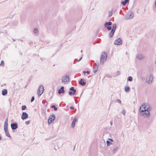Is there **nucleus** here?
I'll list each match as a JSON object with an SVG mask.
<instances>
[{"label":"nucleus","mask_w":156,"mask_h":156,"mask_svg":"<svg viewBox=\"0 0 156 156\" xmlns=\"http://www.w3.org/2000/svg\"><path fill=\"white\" fill-rule=\"evenodd\" d=\"M86 73V71H83V73L85 75V73Z\"/></svg>","instance_id":"obj_47"},{"label":"nucleus","mask_w":156,"mask_h":156,"mask_svg":"<svg viewBox=\"0 0 156 156\" xmlns=\"http://www.w3.org/2000/svg\"><path fill=\"white\" fill-rule=\"evenodd\" d=\"M105 133H108V131H107V129L106 128V129H105Z\"/></svg>","instance_id":"obj_40"},{"label":"nucleus","mask_w":156,"mask_h":156,"mask_svg":"<svg viewBox=\"0 0 156 156\" xmlns=\"http://www.w3.org/2000/svg\"><path fill=\"white\" fill-rule=\"evenodd\" d=\"M82 57L81 56L80 57V59H79V60H78V62H79L80 61L81 59H82Z\"/></svg>","instance_id":"obj_44"},{"label":"nucleus","mask_w":156,"mask_h":156,"mask_svg":"<svg viewBox=\"0 0 156 156\" xmlns=\"http://www.w3.org/2000/svg\"><path fill=\"white\" fill-rule=\"evenodd\" d=\"M155 7L156 8V1H155Z\"/></svg>","instance_id":"obj_51"},{"label":"nucleus","mask_w":156,"mask_h":156,"mask_svg":"<svg viewBox=\"0 0 156 156\" xmlns=\"http://www.w3.org/2000/svg\"><path fill=\"white\" fill-rule=\"evenodd\" d=\"M62 45V44H61L60 47H61Z\"/></svg>","instance_id":"obj_55"},{"label":"nucleus","mask_w":156,"mask_h":156,"mask_svg":"<svg viewBox=\"0 0 156 156\" xmlns=\"http://www.w3.org/2000/svg\"><path fill=\"white\" fill-rule=\"evenodd\" d=\"M111 30V31L109 32V37H113L115 31L112 30Z\"/></svg>","instance_id":"obj_20"},{"label":"nucleus","mask_w":156,"mask_h":156,"mask_svg":"<svg viewBox=\"0 0 156 156\" xmlns=\"http://www.w3.org/2000/svg\"><path fill=\"white\" fill-rule=\"evenodd\" d=\"M30 59L29 58H28V59H27V63H28L30 61Z\"/></svg>","instance_id":"obj_41"},{"label":"nucleus","mask_w":156,"mask_h":156,"mask_svg":"<svg viewBox=\"0 0 156 156\" xmlns=\"http://www.w3.org/2000/svg\"><path fill=\"white\" fill-rule=\"evenodd\" d=\"M77 59L76 58L75 59V60L74 61L73 64H75L76 63V60H77Z\"/></svg>","instance_id":"obj_46"},{"label":"nucleus","mask_w":156,"mask_h":156,"mask_svg":"<svg viewBox=\"0 0 156 156\" xmlns=\"http://www.w3.org/2000/svg\"><path fill=\"white\" fill-rule=\"evenodd\" d=\"M114 102V101H113V100H112V102Z\"/></svg>","instance_id":"obj_56"},{"label":"nucleus","mask_w":156,"mask_h":156,"mask_svg":"<svg viewBox=\"0 0 156 156\" xmlns=\"http://www.w3.org/2000/svg\"><path fill=\"white\" fill-rule=\"evenodd\" d=\"M55 118V116L54 114H52L50 115L48 119V125L51 124L52 123Z\"/></svg>","instance_id":"obj_7"},{"label":"nucleus","mask_w":156,"mask_h":156,"mask_svg":"<svg viewBox=\"0 0 156 156\" xmlns=\"http://www.w3.org/2000/svg\"><path fill=\"white\" fill-rule=\"evenodd\" d=\"M64 87L62 86L61 87L60 89L58 90V93L59 94H64L65 93Z\"/></svg>","instance_id":"obj_12"},{"label":"nucleus","mask_w":156,"mask_h":156,"mask_svg":"<svg viewBox=\"0 0 156 156\" xmlns=\"http://www.w3.org/2000/svg\"><path fill=\"white\" fill-rule=\"evenodd\" d=\"M2 138L1 136H0V141L2 140Z\"/></svg>","instance_id":"obj_52"},{"label":"nucleus","mask_w":156,"mask_h":156,"mask_svg":"<svg viewBox=\"0 0 156 156\" xmlns=\"http://www.w3.org/2000/svg\"><path fill=\"white\" fill-rule=\"evenodd\" d=\"M34 100V96H32L31 98V102H33Z\"/></svg>","instance_id":"obj_33"},{"label":"nucleus","mask_w":156,"mask_h":156,"mask_svg":"<svg viewBox=\"0 0 156 156\" xmlns=\"http://www.w3.org/2000/svg\"><path fill=\"white\" fill-rule=\"evenodd\" d=\"M127 81L131 82L133 81V79L132 77L131 76H129L128 77L127 79Z\"/></svg>","instance_id":"obj_28"},{"label":"nucleus","mask_w":156,"mask_h":156,"mask_svg":"<svg viewBox=\"0 0 156 156\" xmlns=\"http://www.w3.org/2000/svg\"><path fill=\"white\" fill-rule=\"evenodd\" d=\"M4 62L2 60L1 61V63L0 64V66H2L3 67L4 66Z\"/></svg>","instance_id":"obj_32"},{"label":"nucleus","mask_w":156,"mask_h":156,"mask_svg":"<svg viewBox=\"0 0 156 156\" xmlns=\"http://www.w3.org/2000/svg\"><path fill=\"white\" fill-rule=\"evenodd\" d=\"M116 101L118 103H119L120 104H121V101L119 99H118L117 100H116Z\"/></svg>","instance_id":"obj_36"},{"label":"nucleus","mask_w":156,"mask_h":156,"mask_svg":"<svg viewBox=\"0 0 156 156\" xmlns=\"http://www.w3.org/2000/svg\"><path fill=\"white\" fill-rule=\"evenodd\" d=\"M116 27V24L115 23H114L112 25V28L111 30L115 31Z\"/></svg>","instance_id":"obj_24"},{"label":"nucleus","mask_w":156,"mask_h":156,"mask_svg":"<svg viewBox=\"0 0 156 156\" xmlns=\"http://www.w3.org/2000/svg\"><path fill=\"white\" fill-rule=\"evenodd\" d=\"M54 149H55V150L56 151L57 150L56 149V148H55V147L54 148Z\"/></svg>","instance_id":"obj_57"},{"label":"nucleus","mask_w":156,"mask_h":156,"mask_svg":"<svg viewBox=\"0 0 156 156\" xmlns=\"http://www.w3.org/2000/svg\"><path fill=\"white\" fill-rule=\"evenodd\" d=\"M40 59H41V60L42 61H43V58H40ZM44 59H45L44 58H43Z\"/></svg>","instance_id":"obj_49"},{"label":"nucleus","mask_w":156,"mask_h":156,"mask_svg":"<svg viewBox=\"0 0 156 156\" xmlns=\"http://www.w3.org/2000/svg\"><path fill=\"white\" fill-rule=\"evenodd\" d=\"M44 91V88L43 86L42 85H40L37 90V94L38 96H40L42 95Z\"/></svg>","instance_id":"obj_6"},{"label":"nucleus","mask_w":156,"mask_h":156,"mask_svg":"<svg viewBox=\"0 0 156 156\" xmlns=\"http://www.w3.org/2000/svg\"><path fill=\"white\" fill-rule=\"evenodd\" d=\"M125 90L126 92H129L130 90V87L129 86H126L125 87Z\"/></svg>","instance_id":"obj_23"},{"label":"nucleus","mask_w":156,"mask_h":156,"mask_svg":"<svg viewBox=\"0 0 156 156\" xmlns=\"http://www.w3.org/2000/svg\"><path fill=\"white\" fill-rule=\"evenodd\" d=\"M21 118L23 120L26 119L28 118V114L26 112H23Z\"/></svg>","instance_id":"obj_11"},{"label":"nucleus","mask_w":156,"mask_h":156,"mask_svg":"<svg viewBox=\"0 0 156 156\" xmlns=\"http://www.w3.org/2000/svg\"><path fill=\"white\" fill-rule=\"evenodd\" d=\"M122 113L124 115H125L126 114V112L125 110H123L122 111Z\"/></svg>","instance_id":"obj_34"},{"label":"nucleus","mask_w":156,"mask_h":156,"mask_svg":"<svg viewBox=\"0 0 156 156\" xmlns=\"http://www.w3.org/2000/svg\"><path fill=\"white\" fill-rule=\"evenodd\" d=\"M75 146H76V144L75 145V146H74V150H75Z\"/></svg>","instance_id":"obj_54"},{"label":"nucleus","mask_w":156,"mask_h":156,"mask_svg":"<svg viewBox=\"0 0 156 156\" xmlns=\"http://www.w3.org/2000/svg\"><path fill=\"white\" fill-rule=\"evenodd\" d=\"M86 73L88 74H89L90 73V71L87 70L86 71Z\"/></svg>","instance_id":"obj_43"},{"label":"nucleus","mask_w":156,"mask_h":156,"mask_svg":"<svg viewBox=\"0 0 156 156\" xmlns=\"http://www.w3.org/2000/svg\"><path fill=\"white\" fill-rule=\"evenodd\" d=\"M31 80V77H30V79L28 80L27 81V83L26 85L24 87L25 88H26L27 87V86L29 84V83L30 81Z\"/></svg>","instance_id":"obj_25"},{"label":"nucleus","mask_w":156,"mask_h":156,"mask_svg":"<svg viewBox=\"0 0 156 156\" xmlns=\"http://www.w3.org/2000/svg\"><path fill=\"white\" fill-rule=\"evenodd\" d=\"M19 54L20 55H22V53L20 51H19Z\"/></svg>","instance_id":"obj_45"},{"label":"nucleus","mask_w":156,"mask_h":156,"mask_svg":"<svg viewBox=\"0 0 156 156\" xmlns=\"http://www.w3.org/2000/svg\"><path fill=\"white\" fill-rule=\"evenodd\" d=\"M79 83L82 86H84L86 84V82L84 81V80L83 79H81L79 81Z\"/></svg>","instance_id":"obj_15"},{"label":"nucleus","mask_w":156,"mask_h":156,"mask_svg":"<svg viewBox=\"0 0 156 156\" xmlns=\"http://www.w3.org/2000/svg\"><path fill=\"white\" fill-rule=\"evenodd\" d=\"M110 124L111 125H112V121H111L110 122Z\"/></svg>","instance_id":"obj_50"},{"label":"nucleus","mask_w":156,"mask_h":156,"mask_svg":"<svg viewBox=\"0 0 156 156\" xmlns=\"http://www.w3.org/2000/svg\"><path fill=\"white\" fill-rule=\"evenodd\" d=\"M151 106L148 104L143 103L139 108L140 115L145 118H148L150 115Z\"/></svg>","instance_id":"obj_1"},{"label":"nucleus","mask_w":156,"mask_h":156,"mask_svg":"<svg viewBox=\"0 0 156 156\" xmlns=\"http://www.w3.org/2000/svg\"><path fill=\"white\" fill-rule=\"evenodd\" d=\"M109 77H111V76H109Z\"/></svg>","instance_id":"obj_59"},{"label":"nucleus","mask_w":156,"mask_h":156,"mask_svg":"<svg viewBox=\"0 0 156 156\" xmlns=\"http://www.w3.org/2000/svg\"><path fill=\"white\" fill-rule=\"evenodd\" d=\"M108 140H109L111 142H113V139L111 138H108Z\"/></svg>","instance_id":"obj_39"},{"label":"nucleus","mask_w":156,"mask_h":156,"mask_svg":"<svg viewBox=\"0 0 156 156\" xmlns=\"http://www.w3.org/2000/svg\"><path fill=\"white\" fill-rule=\"evenodd\" d=\"M98 65H97L96 63L94 64L93 66V72L94 73H96L98 70Z\"/></svg>","instance_id":"obj_14"},{"label":"nucleus","mask_w":156,"mask_h":156,"mask_svg":"<svg viewBox=\"0 0 156 156\" xmlns=\"http://www.w3.org/2000/svg\"><path fill=\"white\" fill-rule=\"evenodd\" d=\"M61 80L62 83L65 82V83H66L65 82H69V77L67 75H66L62 77Z\"/></svg>","instance_id":"obj_10"},{"label":"nucleus","mask_w":156,"mask_h":156,"mask_svg":"<svg viewBox=\"0 0 156 156\" xmlns=\"http://www.w3.org/2000/svg\"><path fill=\"white\" fill-rule=\"evenodd\" d=\"M2 95L5 96L7 94V90L6 89H5L2 90Z\"/></svg>","instance_id":"obj_19"},{"label":"nucleus","mask_w":156,"mask_h":156,"mask_svg":"<svg viewBox=\"0 0 156 156\" xmlns=\"http://www.w3.org/2000/svg\"><path fill=\"white\" fill-rule=\"evenodd\" d=\"M51 108H54V110L55 111H57L58 110L57 108L54 105H53L51 106Z\"/></svg>","instance_id":"obj_27"},{"label":"nucleus","mask_w":156,"mask_h":156,"mask_svg":"<svg viewBox=\"0 0 156 156\" xmlns=\"http://www.w3.org/2000/svg\"><path fill=\"white\" fill-rule=\"evenodd\" d=\"M129 0H124L121 2V4L123 6L126 5V4L129 2Z\"/></svg>","instance_id":"obj_18"},{"label":"nucleus","mask_w":156,"mask_h":156,"mask_svg":"<svg viewBox=\"0 0 156 156\" xmlns=\"http://www.w3.org/2000/svg\"><path fill=\"white\" fill-rule=\"evenodd\" d=\"M78 120L76 117H75L74 118L73 120L71 123V127L74 128L75 126V124L77 123Z\"/></svg>","instance_id":"obj_13"},{"label":"nucleus","mask_w":156,"mask_h":156,"mask_svg":"<svg viewBox=\"0 0 156 156\" xmlns=\"http://www.w3.org/2000/svg\"><path fill=\"white\" fill-rule=\"evenodd\" d=\"M134 16V14L133 12H131L130 14L127 17V19H129L133 18Z\"/></svg>","instance_id":"obj_21"},{"label":"nucleus","mask_w":156,"mask_h":156,"mask_svg":"<svg viewBox=\"0 0 156 156\" xmlns=\"http://www.w3.org/2000/svg\"><path fill=\"white\" fill-rule=\"evenodd\" d=\"M108 57V54L105 51L103 52L101 55L100 62L101 65L104 64V62H106Z\"/></svg>","instance_id":"obj_3"},{"label":"nucleus","mask_w":156,"mask_h":156,"mask_svg":"<svg viewBox=\"0 0 156 156\" xmlns=\"http://www.w3.org/2000/svg\"><path fill=\"white\" fill-rule=\"evenodd\" d=\"M70 108L71 109H72V110H73V109L74 108V107L73 106H71L70 107Z\"/></svg>","instance_id":"obj_42"},{"label":"nucleus","mask_w":156,"mask_h":156,"mask_svg":"<svg viewBox=\"0 0 156 156\" xmlns=\"http://www.w3.org/2000/svg\"><path fill=\"white\" fill-rule=\"evenodd\" d=\"M106 145L107 146H109L110 145H112V143L109 140H107L106 141Z\"/></svg>","instance_id":"obj_26"},{"label":"nucleus","mask_w":156,"mask_h":156,"mask_svg":"<svg viewBox=\"0 0 156 156\" xmlns=\"http://www.w3.org/2000/svg\"><path fill=\"white\" fill-rule=\"evenodd\" d=\"M99 32V30H98V31H97V32L98 33Z\"/></svg>","instance_id":"obj_58"},{"label":"nucleus","mask_w":156,"mask_h":156,"mask_svg":"<svg viewBox=\"0 0 156 156\" xmlns=\"http://www.w3.org/2000/svg\"><path fill=\"white\" fill-rule=\"evenodd\" d=\"M153 79V76L152 75L150 74L149 77V81H148V83L149 84L151 83L152 81V80Z\"/></svg>","instance_id":"obj_17"},{"label":"nucleus","mask_w":156,"mask_h":156,"mask_svg":"<svg viewBox=\"0 0 156 156\" xmlns=\"http://www.w3.org/2000/svg\"><path fill=\"white\" fill-rule=\"evenodd\" d=\"M30 123V120H28V121H27L25 122V124L27 125L29 124Z\"/></svg>","instance_id":"obj_35"},{"label":"nucleus","mask_w":156,"mask_h":156,"mask_svg":"<svg viewBox=\"0 0 156 156\" xmlns=\"http://www.w3.org/2000/svg\"><path fill=\"white\" fill-rule=\"evenodd\" d=\"M33 55H34V56H39V55H37L36 54H33Z\"/></svg>","instance_id":"obj_48"},{"label":"nucleus","mask_w":156,"mask_h":156,"mask_svg":"<svg viewBox=\"0 0 156 156\" xmlns=\"http://www.w3.org/2000/svg\"><path fill=\"white\" fill-rule=\"evenodd\" d=\"M144 58V56L142 54H140L136 56V58L139 60H141Z\"/></svg>","instance_id":"obj_16"},{"label":"nucleus","mask_w":156,"mask_h":156,"mask_svg":"<svg viewBox=\"0 0 156 156\" xmlns=\"http://www.w3.org/2000/svg\"><path fill=\"white\" fill-rule=\"evenodd\" d=\"M120 73H121L120 72V71H118L116 75L118 76V75H120Z\"/></svg>","instance_id":"obj_38"},{"label":"nucleus","mask_w":156,"mask_h":156,"mask_svg":"<svg viewBox=\"0 0 156 156\" xmlns=\"http://www.w3.org/2000/svg\"><path fill=\"white\" fill-rule=\"evenodd\" d=\"M112 25V22H106L104 23V27L105 28H106L109 31L112 29V27H111V26Z\"/></svg>","instance_id":"obj_4"},{"label":"nucleus","mask_w":156,"mask_h":156,"mask_svg":"<svg viewBox=\"0 0 156 156\" xmlns=\"http://www.w3.org/2000/svg\"><path fill=\"white\" fill-rule=\"evenodd\" d=\"M122 40L120 38H118L114 41V44L117 45H122Z\"/></svg>","instance_id":"obj_9"},{"label":"nucleus","mask_w":156,"mask_h":156,"mask_svg":"<svg viewBox=\"0 0 156 156\" xmlns=\"http://www.w3.org/2000/svg\"><path fill=\"white\" fill-rule=\"evenodd\" d=\"M112 11L111 12H109V16L110 17L112 16Z\"/></svg>","instance_id":"obj_37"},{"label":"nucleus","mask_w":156,"mask_h":156,"mask_svg":"<svg viewBox=\"0 0 156 156\" xmlns=\"http://www.w3.org/2000/svg\"><path fill=\"white\" fill-rule=\"evenodd\" d=\"M27 108V107L25 105H23L22 106L21 109L22 110H25Z\"/></svg>","instance_id":"obj_31"},{"label":"nucleus","mask_w":156,"mask_h":156,"mask_svg":"<svg viewBox=\"0 0 156 156\" xmlns=\"http://www.w3.org/2000/svg\"><path fill=\"white\" fill-rule=\"evenodd\" d=\"M4 129L5 131V135L6 136L11 138V137L9 134L8 130V118H7L4 122Z\"/></svg>","instance_id":"obj_2"},{"label":"nucleus","mask_w":156,"mask_h":156,"mask_svg":"<svg viewBox=\"0 0 156 156\" xmlns=\"http://www.w3.org/2000/svg\"><path fill=\"white\" fill-rule=\"evenodd\" d=\"M69 91L68 92V94L69 95H75L76 92V90L73 87H72L69 89Z\"/></svg>","instance_id":"obj_5"},{"label":"nucleus","mask_w":156,"mask_h":156,"mask_svg":"<svg viewBox=\"0 0 156 156\" xmlns=\"http://www.w3.org/2000/svg\"><path fill=\"white\" fill-rule=\"evenodd\" d=\"M12 40H13V42H15V41H16V40L14 39H12Z\"/></svg>","instance_id":"obj_53"},{"label":"nucleus","mask_w":156,"mask_h":156,"mask_svg":"<svg viewBox=\"0 0 156 156\" xmlns=\"http://www.w3.org/2000/svg\"><path fill=\"white\" fill-rule=\"evenodd\" d=\"M117 7H115L112 9V11L113 12H115L117 10Z\"/></svg>","instance_id":"obj_30"},{"label":"nucleus","mask_w":156,"mask_h":156,"mask_svg":"<svg viewBox=\"0 0 156 156\" xmlns=\"http://www.w3.org/2000/svg\"><path fill=\"white\" fill-rule=\"evenodd\" d=\"M119 149V146L116 147L112 151V152L113 153H115Z\"/></svg>","instance_id":"obj_22"},{"label":"nucleus","mask_w":156,"mask_h":156,"mask_svg":"<svg viewBox=\"0 0 156 156\" xmlns=\"http://www.w3.org/2000/svg\"><path fill=\"white\" fill-rule=\"evenodd\" d=\"M34 32L35 34L37 33L38 32V30L37 28H34Z\"/></svg>","instance_id":"obj_29"},{"label":"nucleus","mask_w":156,"mask_h":156,"mask_svg":"<svg viewBox=\"0 0 156 156\" xmlns=\"http://www.w3.org/2000/svg\"><path fill=\"white\" fill-rule=\"evenodd\" d=\"M11 127L12 132H14V130L17 129L18 127L17 123L16 122H14L13 123L12 122L11 124Z\"/></svg>","instance_id":"obj_8"}]
</instances>
